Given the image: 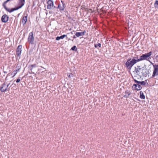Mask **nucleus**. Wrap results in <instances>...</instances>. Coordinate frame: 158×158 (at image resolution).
<instances>
[{"instance_id": "obj_1", "label": "nucleus", "mask_w": 158, "mask_h": 158, "mask_svg": "<svg viewBox=\"0 0 158 158\" xmlns=\"http://www.w3.org/2000/svg\"><path fill=\"white\" fill-rule=\"evenodd\" d=\"M144 67H141L139 65H137V66L135 67L134 72L140 76V78H138V79H140L142 76L145 77H147L148 73L146 71H144Z\"/></svg>"}, {"instance_id": "obj_2", "label": "nucleus", "mask_w": 158, "mask_h": 158, "mask_svg": "<svg viewBox=\"0 0 158 158\" xmlns=\"http://www.w3.org/2000/svg\"><path fill=\"white\" fill-rule=\"evenodd\" d=\"M139 59L138 56L133 57L132 59L131 58L128 59L125 63L126 67L128 69H131L135 64L140 61L138 60Z\"/></svg>"}, {"instance_id": "obj_3", "label": "nucleus", "mask_w": 158, "mask_h": 158, "mask_svg": "<svg viewBox=\"0 0 158 158\" xmlns=\"http://www.w3.org/2000/svg\"><path fill=\"white\" fill-rule=\"evenodd\" d=\"M152 54V52L151 51L145 54H143L139 57V59L138 60L141 61L143 60H148V59L150 58V56Z\"/></svg>"}, {"instance_id": "obj_4", "label": "nucleus", "mask_w": 158, "mask_h": 158, "mask_svg": "<svg viewBox=\"0 0 158 158\" xmlns=\"http://www.w3.org/2000/svg\"><path fill=\"white\" fill-rule=\"evenodd\" d=\"M9 84H7L6 83H4L2 84L0 88V90L1 92H5L6 91H8L9 88H8Z\"/></svg>"}, {"instance_id": "obj_5", "label": "nucleus", "mask_w": 158, "mask_h": 158, "mask_svg": "<svg viewBox=\"0 0 158 158\" xmlns=\"http://www.w3.org/2000/svg\"><path fill=\"white\" fill-rule=\"evenodd\" d=\"M36 64H33L32 65H28L29 72L30 73L34 74L35 72L36 71Z\"/></svg>"}, {"instance_id": "obj_6", "label": "nucleus", "mask_w": 158, "mask_h": 158, "mask_svg": "<svg viewBox=\"0 0 158 158\" xmlns=\"http://www.w3.org/2000/svg\"><path fill=\"white\" fill-rule=\"evenodd\" d=\"M28 41L29 43L31 44H34V39L33 32H31L29 33L28 38Z\"/></svg>"}, {"instance_id": "obj_7", "label": "nucleus", "mask_w": 158, "mask_h": 158, "mask_svg": "<svg viewBox=\"0 0 158 158\" xmlns=\"http://www.w3.org/2000/svg\"><path fill=\"white\" fill-rule=\"evenodd\" d=\"M158 75V65H153V71L151 78L154 77Z\"/></svg>"}, {"instance_id": "obj_8", "label": "nucleus", "mask_w": 158, "mask_h": 158, "mask_svg": "<svg viewBox=\"0 0 158 158\" xmlns=\"http://www.w3.org/2000/svg\"><path fill=\"white\" fill-rule=\"evenodd\" d=\"M135 83L136 84H134L132 86V88L133 89L137 91L141 90L142 87L140 84L138 83Z\"/></svg>"}, {"instance_id": "obj_9", "label": "nucleus", "mask_w": 158, "mask_h": 158, "mask_svg": "<svg viewBox=\"0 0 158 158\" xmlns=\"http://www.w3.org/2000/svg\"><path fill=\"white\" fill-rule=\"evenodd\" d=\"M48 5L47 6V9H51L53 7L54 8V3L52 0H48L47 2Z\"/></svg>"}, {"instance_id": "obj_10", "label": "nucleus", "mask_w": 158, "mask_h": 158, "mask_svg": "<svg viewBox=\"0 0 158 158\" xmlns=\"http://www.w3.org/2000/svg\"><path fill=\"white\" fill-rule=\"evenodd\" d=\"M137 77V76H135L134 77H133V79L135 83H139L140 84V85H146V81H139L136 80V77Z\"/></svg>"}, {"instance_id": "obj_11", "label": "nucleus", "mask_w": 158, "mask_h": 158, "mask_svg": "<svg viewBox=\"0 0 158 158\" xmlns=\"http://www.w3.org/2000/svg\"><path fill=\"white\" fill-rule=\"evenodd\" d=\"M8 16L6 15H4L2 16V21L4 23L7 22L8 20Z\"/></svg>"}, {"instance_id": "obj_12", "label": "nucleus", "mask_w": 158, "mask_h": 158, "mask_svg": "<svg viewBox=\"0 0 158 158\" xmlns=\"http://www.w3.org/2000/svg\"><path fill=\"white\" fill-rule=\"evenodd\" d=\"M27 15H26V16H24L23 17L22 20V23L23 24V25H25L27 20Z\"/></svg>"}, {"instance_id": "obj_13", "label": "nucleus", "mask_w": 158, "mask_h": 158, "mask_svg": "<svg viewBox=\"0 0 158 158\" xmlns=\"http://www.w3.org/2000/svg\"><path fill=\"white\" fill-rule=\"evenodd\" d=\"M16 54L20 58V45H19L16 50Z\"/></svg>"}, {"instance_id": "obj_14", "label": "nucleus", "mask_w": 158, "mask_h": 158, "mask_svg": "<svg viewBox=\"0 0 158 158\" xmlns=\"http://www.w3.org/2000/svg\"><path fill=\"white\" fill-rule=\"evenodd\" d=\"M66 36L67 35H63L60 36H57L56 38V40H59L60 39H63L65 37H66Z\"/></svg>"}, {"instance_id": "obj_15", "label": "nucleus", "mask_w": 158, "mask_h": 158, "mask_svg": "<svg viewBox=\"0 0 158 158\" xmlns=\"http://www.w3.org/2000/svg\"><path fill=\"white\" fill-rule=\"evenodd\" d=\"M126 94L124 96V97L127 98L131 94V93L130 91L128 90H126L125 92Z\"/></svg>"}, {"instance_id": "obj_16", "label": "nucleus", "mask_w": 158, "mask_h": 158, "mask_svg": "<svg viewBox=\"0 0 158 158\" xmlns=\"http://www.w3.org/2000/svg\"><path fill=\"white\" fill-rule=\"evenodd\" d=\"M54 8L59 9L60 10H64V7L63 6H60V4H58V5L57 7L54 6Z\"/></svg>"}, {"instance_id": "obj_17", "label": "nucleus", "mask_w": 158, "mask_h": 158, "mask_svg": "<svg viewBox=\"0 0 158 158\" xmlns=\"http://www.w3.org/2000/svg\"><path fill=\"white\" fill-rule=\"evenodd\" d=\"M140 98L142 99H145V97L143 92L141 91L140 92Z\"/></svg>"}, {"instance_id": "obj_18", "label": "nucleus", "mask_w": 158, "mask_h": 158, "mask_svg": "<svg viewBox=\"0 0 158 158\" xmlns=\"http://www.w3.org/2000/svg\"><path fill=\"white\" fill-rule=\"evenodd\" d=\"M25 3V0H20V8L24 6Z\"/></svg>"}, {"instance_id": "obj_19", "label": "nucleus", "mask_w": 158, "mask_h": 158, "mask_svg": "<svg viewBox=\"0 0 158 158\" xmlns=\"http://www.w3.org/2000/svg\"><path fill=\"white\" fill-rule=\"evenodd\" d=\"M71 50L76 52L77 50V48H76V46L74 45L71 48Z\"/></svg>"}, {"instance_id": "obj_20", "label": "nucleus", "mask_w": 158, "mask_h": 158, "mask_svg": "<svg viewBox=\"0 0 158 158\" xmlns=\"http://www.w3.org/2000/svg\"><path fill=\"white\" fill-rule=\"evenodd\" d=\"M154 6L155 8H158V1L156 0L154 3Z\"/></svg>"}, {"instance_id": "obj_21", "label": "nucleus", "mask_w": 158, "mask_h": 158, "mask_svg": "<svg viewBox=\"0 0 158 158\" xmlns=\"http://www.w3.org/2000/svg\"><path fill=\"white\" fill-rule=\"evenodd\" d=\"M75 35L77 37H79L80 36H81L80 32H76L75 33Z\"/></svg>"}, {"instance_id": "obj_22", "label": "nucleus", "mask_w": 158, "mask_h": 158, "mask_svg": "<svg viewBox=\"0 0 158 158\" xmlns=\"http://www.w3.org/2000/svg\"><path fill=\"white\" fill-rule=\"evenodd\" d=\"M94 46L95 48H97L98 47L100 48L101 47V44L100 43H98V44H95Z\"/></svg>"}, {"instance_id": "obj_23", "label": "nucleus", "mask_w": 158, "mask_h": 158, "mask_svg": "<svg viewBox=\"0 0 158 158\" xmlns=\"http://www.w3.org/2000/svg\"><path fill=\"white\" fill-rule=\"evenodd\" d=\"M19 69H16V70H14L13 72V73L14 74V76H15V75L16 74L18 71H19Z\"/></svg>"}, {"instance_id": "obj_24", "label": "nucleus", "mask_w": 158, "mask_h": 158, "mask_svg": "<svg viewBox=\"0 0 158 158\" xmlns=\"http://www.w3.org/2000/svg\"><path fill=\"white\" fill-rule=\"evenodd\" d=\"M81 33V36H83L85 35V31H84L80 32Z\"/></svg>"}, {"instance_id": "obj_25", "label": "nucleus", "mask_w": 158, "mask_h": 158, "mask_svg": "<svg viewBox=\"0 0 158 158\" xmlns=\"http://www.w3.org/2000/svg\"><path fill=\"white\" fill-rule=\"evenodd\" d=\"M68 76L69 78H70L71 77H73V74L72 73H70L69 75H68Z\"/></svg>"}, {"instance_id": "obj_26", "label": "nucleus", "mask_w": 158, "mask_h": 158, "mask_svg": "<svg viewBox=\"0 0 158 158\" xmlns=\"http://www.w3.org/2000/svg\"><path fill=\"white\" fill-rule=\"evenodd\" d=\"M20 82V79L19 78H18L16 82V83H18V82Z\"/></svg>"}, {"instance_id": "obj_27", "label": "nucleus", "mask_w": 158, "mask_h": 158, "mask_svg": "<svg viewBox=\"0 0 158 158\" xmlns=\"http://www.w3.org/2000/svg\"><path fill=\"white\" fill-rule=\"evenodd\" d=\"M61 2L62 3V6H64L65 5V4L63 2V1H61Z\"/></svg>"}, {"instance_id": "obj_28", "label": "nucleus", "mask_w": 158, "mask_h": 158, "mask_svg": "<svg viewBox=\"0 0 158 158\" xmlns=\"http://www.w3.org/2000/svg\"><path fill=\"white\" fill-rule=\"evenodd\" d=\"M71 38H73V39H75L76 38V36L75 35H74L73 37H71Z\"/></svg>"}, {"instance_id": "obj_29", "label": "nucleus", "mask_w": 158, "mask_h": 158, "mask_svg": "<svg viewBox=\"0 0 158 158\" xmlns=\"http://www.w3.org/2000/svg\"><path fill=\"white\" fill-rule=\"evenodd\" d=\"M69 40H72V41H73V40H71V39H70V38L68 39V41H69Z\"/></svg>"}, {"instance_id": "obj_30", "label": "nucleus", "mask_w": 158, "mask_h": 158, "mask_svg": "<svg viewBox=\"0 0 158 158\" xmlns=\"http://www.w3.org/2000/svg\"><path fill=\"white\" fill-rule=\"evenodd\" d=\"M49 13V14H50L53 13V12L52 11H50Z\"/></svg>"}, {"instance_id": "obj_31", "label": "nucleus", "mask_w": 158, "mask_h": 158, "mask_svg": "<svg viewBox=\"0 0 158 158\" xmlns=\"http://www.w3.org/2000/svg\"><path fill=\"white\" fill-rule=\"evenodd\" d=\"M68 18L69 19H72L71 18L70 16H69V17H68Z\"/></svg>"}, {"instance_id": "obj_32", "label": "nucleus", "mask_w": 158, "mask_h": 158, "mask_svg": "<svg viewBox=\"0 0 158 158\" xmlns=\"http://www.w3.org/2000/svg\"><path fill=\"white\" fill-rule=\"evenodd\" d=\"M66 37V39L67 40H68V39H69V38L67 36Z\"/></svg>"}, {"instance_id": "obj_33", "label": "nucleus", "mask_w": 158, "mask_h": 158, "mask_svg": "<svg viewBox=\"0 0 158 158\" xmlns=\"http://www.w3.org/2000/svg\"><path fill=\"white\" fill-rule=\"evenodd\" d=\"M70 33L72 34H73V32H71Z\"/></svg>"}, {"instance_id": "obj_34", "label": "nucleus", "mask_w": 158, "mask_h": 158, "mask_svg": "<svg viewBox=\"0 0 158 158\" xmlns=\"http://www.w3.org/2000/svg\"><path fill=\"white\" fill-rule=\"evenodd\" d=\"M21 51L20 50V54H21Z\"/></svg>"}, {"instance_id": "obj_35", "label": "nucleus", "mask_w": 158, "mask_h": 158, "mask_svg": "<svg viewBox=\"0 0 158 158\" xmlns=\"http://www.w3.org/2000/svg\"><path fill=\"white\" fill-rule=\"evenodd\" d=\"M21 84L22 85H23V83H21Z\"/></svg>"}, {"instance_id": "obj_36", "label": "nucleus", "mask_w": 158, "mask_h": 158, "mask_svg": "<svg viewBox=\"0 0 158 158\" xmlns=\"http://www.w3.org/2000/svg\"><path fill=\"white\" fill-rule=\"evenodd\" d=\"M14 83H15V81H14Z\"/></svg>"}, {"instance_id": "obj_37", "label": "nucleus", "mask_w": 158, "mask_h": 158, "mask_svg": "<svg viewBox=\"0 0 158 158\" xmlns=\"http://www.w3.org/2000/svg\"><path fill=\"white\" fill-rule=\"evenodd\" d=\"M20 15V14H18V15Z\"/></svg>"}]
</instances>
